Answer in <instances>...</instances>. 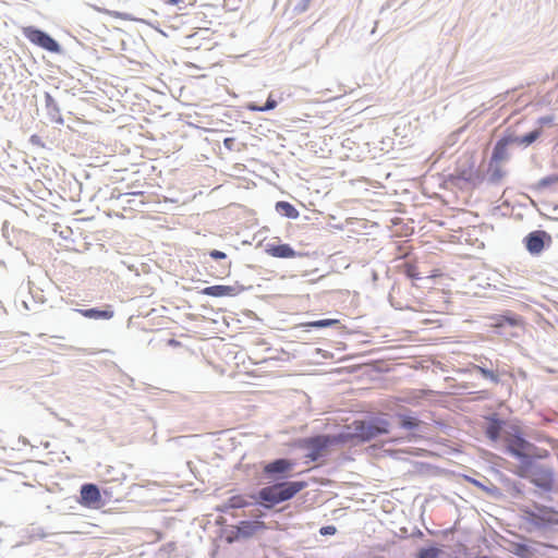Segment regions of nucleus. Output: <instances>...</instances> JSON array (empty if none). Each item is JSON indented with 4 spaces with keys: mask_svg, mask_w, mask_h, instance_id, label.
Masks as SVG:
<instances>
[{
    "mask_svg": "<svg viewBox=\"0 0 558 558\" xmlns=\"http://www.w3.org/2000/svg\"><path fill=\"white\" fill-rule=\"evenodd\" d=\"M23 35L33 45L48 52L58 54L63 52L62 46L51 35L38 27L26 26L23 28Z\"/></svg>",
    "mask_w": 558,
    "mask_h": 558,
    "instance_id": "obj_6",
    "label": "nucleus"
},
{
    "mask_svg": "<svg viewBox=\"0 0 558 558\" xmlns=\"http://www.w3.org/2000/svg\"><path fill=\"white\" fill-rule=\"evenodd\" d=\"M45 105L50 120L58 124H63L64 120L60 113L59 105L49 93H45Z\"/></svg>",
    "mask_w": 558,
    "mask_h": 558,
    "instance_id": "obj_17",
    "label": "nucleus"
},
{
    "mask_svg": "<svg viewBox=\"0 0 558 558\" xmlns=\"http://www.w3.org/2000/svg\"><path fill=\"white\" fill-rule=\"evenodd\" d=\"M554 122V117L553 116H544V117H541L537 119V123L543 126V125H549Z\"/></svg>",
    "mask_w": 558,
    "mask_h": 558,
    "instance_id": "obj_40",
    "label": "nucleus"
},
{
    "mask_svg": "<svg viewBox=\"0 0 558 558\" xmlns=\"http://www.w3.org/2000/svg\"><path fill=\"white\" fill-rule=\"evenodd\" d=\"M508 147L506 143L499 138L493 148L492 156H490V163H498L500 161L508 159Z\"/></svg>",
    "mask_w": 558,
    "mask_h": 558,
    "instance_id": "obj_20",
    "label": "nucleus"
},
{
    "mask_svg": "<svg viewBox=\"0 0 558 558\" xmlns=\"http://www.w3.org/2000/svg\"><path fill=\"white\" fill-rule=\"evenodd\" d=\"M208 255L213 259H225V258H227V254L223 253L222 251H219V250H211V251L208 252Z\"/></svg>",
    "mask_w": 558,
    "mask_h": 558,
    "instance_id": "obj_38",
    "label": "nucleus"
},
{
    "mask_svg": "<svg viewBox=\"0 0 558 558\" xmlns=\"http://www.w3.org/2000/svg\"><path fill=\"white\" fill-rule=\"evenodd\" d=\"M439 553L436 546L423 547L418 550L416 558H438Z\"/></svg>",
    "mask_w": 558,
    "mask_h": 558,
    "instance_id": "obj_30",
    "label": "nucleus"
},
{
    "mask_svg": "<svg viewBox=\"0 0 558 558\" xmlns=\"http://www.w3.org/2000/svg\"><path fill=\"white\" fill-rule=\"evenodd\" d=\"M500 138L506 143L507 146H510L512 144L520 145V136L515 135L513 132H510L509 130H507Z\"/></svg>",
    "mask_w": 558,
    "mask_h": 558,
    "instance_id": "obj_33",
    "label": "nucleus"
},
{
    "mask_svg": "<svg viewBox=\"0 0 558 558\" xmlns=\"http://www.w3.org/2000/svg\"><path fill=\"white\" fill-rule=\"evenodd\" d=\"M340 325V320L336 318H323L318 320H312L301 324V327L306 328H315V329H322V328H329Z\"/></svg>",
    "mask_w": 558,
    "mask_h": 558,
    "instance_id": "obj_24",
    "label": "nucleus"
},
{
    "mask_svg": "<svg viewBox=\"0 0 558 558\" xmlns=\"http://www.w3.org/2000/svg\"><path fill=\"white\" fill-rule=\"evenodd\" d=\"M345 436L340 430L337 434H319L312 437L299 439V447L306 449V458L312 462L318 461L330 447L336 445H345Z\"/></svg>",
    "mask_w": 558,
    "mask_h": 558,
    "instance_id": "obj_3",
    "label": "nucleus"
},
{
    "mask_svg": "<svg viewBox=\"0 0 558 558\" xmlns=\"http://www.w3.org/2000/svg\"><path fill=\"white\" fill-rule=\"evenodd\" d=\"M538 458H541L538 456ZM537 456L531 454V453H524L520 457L519 462L520 465L518 466L517 471L514 472L519 477L524 478L526 477L533 470L541 465V463L536 462Z\"/></svg>",
    "mask_w": 558,
    "mask_h": 558,
    "instance_id": "obj_14",
    "label": "nucleus"
},
{
    "mask_svg": "<svg viewBox=\"0 0 558 558\" xmlns=\"http://www.w3.org/2000/svg\"><path fill=\"white\" fill-rule=\"evenodd\" d=\"M25 533L31 541L44 539L49 535L44 531L41 526L36 525H31L29 527H27Z\"/></svg>",
    "mask_w": 558,
    "mask_h": 558,
    "instance_id": "obj_29",
    "label": "nucleus"
},
{
    "mask_svg": "<svg viewBox=\"0 0 558 558\" xmlns=\"http://www.w3.org/2000/svg\"><path fill=\"white\" fill-rule=\"evenodd\" d=\"M296 463L292 459L277 458L266 462L263 475L270 485L260 488L251 497L255 504L270 510L277 505L289 501L307 487L306 481H288Z\"/></svg>",
    "mask_w": 558,
    "mask_h": 558,
    "instance_id": "obj_1",
    "label": "nucleus"
},
{
    "mask_svg": "<svg viewBox=\"0 0 558 558\" xmlns=\"http://www.w3.org/2000/svg\"><path fill=\"white\" fill-rule=\"evenodd\" d=\"M542 134V129H535L524 135L520 136V145L527 147L532 145Z\"/></svg>",
    "mask_w": 558,
    "mask_h": 558,
    "instance_id": "obj_28",
    "label": "nucleus"
},
{
    "mask_svg": "<svg viewBox=\"0 0 558 558\" xmlns=\"http://www.w3.org/2000/svg\"><path fill=\"white\" fill-rule=\"evenodd\" d=\"M29 143H31L32 145L39 146V147H41V148H44V147H45V144H44V142L41 141V137H40L39 135H37V134H33V135H31V137H29Z\"/></svg>",
    "mask_w": 558,
    "mask_h": 558,
    "instance_id": "obj_39",
    "label": "nucleus"
},
{
    "mask_svg": "<svg viewBox=\"0 0 558 558\" xmlns=\"http://www.w3.org/2000/svg\"><path fill=\"white\" fill-rule=\"evenodd\" d=\"M465 480L469 483L476 486L477 488L485 492L493 499L500 500L504 497V493L501 492V489L499 487H497L496 485H494L493 483H490L489 480H487V478H485V482H481L476 478L465 476Z\"/></svg>",
    "mask_w": 558,
    "mask_h": 558,
    "instance_id": "obj_15",
    "label": "nucleus"
},
{
    "mask_svg": "<svg viewBox=\"0 0 558 558\" xmlns=\"http://www.w3.org/2000/svg\"><path fill=\"white\" fill-rule=\"evenodd\" d=\"M264 527V522L262 521H240L236 525V537L248 538L252 537L259 529Z\"/></svg>",
    "mask_w": 558,
    "mask_h": 558,
    "instance_id": "obj_16",
    "label": "nucleus"
},
{
    "mask_svg": "<svg viewBox=\"0 0 558 558\" xmlns=\"http://www.w3.org/2000/svg\"><path fill=\"white\" fill-rule=\"evenodd\" d=\"M497 480L504 485L505 489L511 495L513 498H521L523 496V484L510 478L502 472L496 470L495 471Z\"/></svg>",
    "mask_w": 558,
    "mask_h": 558,
    "instance_id": "obj_13",
    "label": "nucleus"
},
{
    "mask_svg": "<svg viewBox=\"0 0 558 558\" xmlns=\"http://www.w3.org/2000/svg\"><path fill=\"white\" fill-rule=\"evenodd\" d=\"M395 416L398 418L399 426L407 430H416L422 424L421 420L411 414L398 412Z\"/></svg>",
    "mask_w": 558,
    "mask_h": 558,
    "instance_id": "obj_19",
    "label": "nucleus"
},
{
    "mask_svg": "<svg viewBox=\"0 0 558 558\" xmlns=\"http://www.w3.org/2000/svg\"><path fill=\"white\" fill-rule=\"evenodd\" d=\"M251 504L247 502L242 496L236 495L230 497L221 508V511L226 512L229 509H242L248 507Z\"/></svg>",
    "mask_w": 558,
    "mask_h": 558,
    "instance_id": "obj_26",
    "label": "nucleus"
},
{
    "mask_svg": "<svg viewBox=\"0 0 558 558\" xmlns=\"http://www.w3.org/2000/svg\"><path fill=\"white\" fill-rule=\"evenodd\" d=\"M524 445H529V442L522 436L519 435V442L518 444H509L507 446V452L510 456H512L513 458H515L517 460H519L521 456L526 453L523 449Z\"/></svg>",
    "mask_w": 558,
    "mask_h": 558,
    "instance_id": "obj_27",
    "label": "nucleus"
},
{
    "mask_svg": "<svg viewBox=\"0 0 558 558\" xmlns=\"http://www.w3.org/2000/svg\"><path fill=\"white\" fill-rule=\"evenodd\" d=\"M278 102L277 100H275L271 96H269L265 104L263 106H260V109L263 110V112H266V111H270L272 109H275L277 107Z\"/></svg>",
    "mask_w": 558,
    "mask_h": 558,
    "instance_id": "obj_36",
    "label": "nucleus"
},
{
    "mask_svg": "<svg viewBox=\"0 0 558 558\" xmlns=\"http://www.w3.org/2000/svg\"><path fill=\"white\" fill-rule=\"evenodd\" d=\"M506 425V422L499 417L497 413H493L486 417V425L484 428L485 436L496 441L500 438L501 432Z\"/></svg>",
    "mask_w": 558,
    "mask_h": 558,
    "instance_id": "obj_12",
    "label": "nucleus"
},
{
    "mask_svg": "<svg viewBox=\"0 0 558 558\" xmlns=\"http://www.w3.org/2000/svg\"><path fill=\"white\" fill-rule=\"evenodd\" d=\"M78 312L86 318L90 319H110L113 317L114 312L111 306H106V308L90 307L78 310Z\"/></svg>",
    "mask_w": 558,
    "mask_h": 558,
    "instance_id": "obj_18",
    "label": "nucleus"
},
{
    "mask_svg": "<svg viewBox=\"0 0 558 558\" xmlns=\"http://www.w3.org/2000/svg\"><path fill=\"white\" fill-rule=\"evenodd\" d=\"M533 506L535 510L529 508L523 510L527 523L532 524L536 529H547L558 524V520L551 515L557 513L555 508L537 502H534Z\"/></svg>",
    "mask_w": 558,
    "mask_h": 558,
    "instance_id": "obj_5",
    "label": "nucleus"
},
{
    "mask_svg": "<svg viewBox=\"0 0 558 558\" xmlns=\"http://www.w3.org/2000/svg\"><path fill=\"white\" fill-rule=\"evenodd\" d=\"M521 317L511 312H507L501 315H497L493 317L492 326L496 329V332L499 335H511L513 333L508 331V328H514L521 326Z\"/></svg>",
    "mask_w": 558,
    "mask_h": 558,
    "instance_id": "obj_8",
    "label": "nucleus"
},
{
    "mask_svg": "<svg viewBox=\"0 0 558 558\" xmlns=\"http://www.w3.org/2000/svg\"><path fill=\"white\" fill-rule=\"evenodd\" d=\"M506 172L498 166V163H488V182L496 185L505 177Z\"/></svg>",
    "mask_w": 558,
    "mask_h": 558,
    "instance_id": "obj_25",
    "label": "nucleus"
},
{
    "mask_svg": "<svg viewBox=\"0 0 558 558\" xmlns=\"http://www.w3.org/2000/svg\"><path fill=\"white\" fill-rule=\"evenodd\" d=\"M233 143V138L228 137L223 141L226 147L231 148V144Z\"/></svg>",
    "mask_w": 558,
    "mask_h": 558,
    "instance_id": "obj_45",
    "label": "nucleus"
},
{
    "mask_svg": "<svg viewBox=\"0 0 558 558\" xmlns=\"http://www.w3.org/2000/svg\"><path fill=\"white\" fill-rule=\"evenodd\" d=\"M523 243L531 255H538L551 244V236L544 230H535L524 236Z\"/></svg>",
    "mask_w": 558,
    "mask_h": 558,
    "instance_id": "obj_7",
    "label": "nucleus"
},
{
    "mask_svg": "<svg viewBox=\"0 0 558 558\" xmlns=\"http://www.w3.org/2000/svg\"><path fill=\"white\" fill-rule=\"evenodd\" d=\"M101 499L99 487L93 483H85L80 489V504L87 508H96Z\"/></svg>",
    "mask_w": 558,
    "mask_h": 558,
    "instance_id": "obj_9",
    "label": "nucleus"
},
{
    "mask_svg": "<svg viewBox=\"0 0 558 558\" xmlns=\"http://www.w3.org/2000/svg\"><path fill=\"white\" fill-rule=\"evenodd\" d=\"M473 161L470 162L466 167L460 166L456 169V172L453 174H450V181L454 185H459V181H463L465 183L469 182L471 172H472Z\"/></svg>",
    "mask_w": 558,
    "mask_h": 558,
    "instance_id": "obj_22",
    "label": "nucleus"
},
{
    "mask_svg": "<svg viewBox=\"0 0 558 558\" xmlns=\"http://www.w3.org/2000/svg\"><path fill=\"white\" fill-rule=\"evenodd\" d=\"M116 15H118V16H120V17H122V19H124V20H129V21H137V19L132 17V16H131L130 14H128V13H118V12H117V13H116Z\"/></svg>",
    "mask_w": 558,
    "mask_h": 558,
    "instance_id": "obj_44",
    "label": "nucleus"
},
{
    "mask_svg": "<svg viewBox=\"0 0 558 558\" xmlns=\"http://www.w3.org/2000/svg\"><path fill=\"white\" fill-rule=\"evenodd\" d=\"M525 549H526V545H524V544H518L517 549H515V554H517L518 556H520V557H525V555H524V553H523V550H525Z\"/></svg>",
    "mask_w": 558,
    "mask_h": 558,
    "instance_id": "obj_41",
    "label": "nucleus"
},
{
    "mask_svg": "<svg viewBox=\"0 0 558 558\" xmlns=\"http://www.w3.org/2000/svg\"><path fill=\"white\" fill-rule=\"evenodd\" d=\"M245 287L235 283L233 286L215 284L204 288L201 293L214 298L235 296L243 292Z\"/></svg>",
    "mask_w": 558,
    "mask_h": 558,
    "instance_id": "obj_10",
    "label": "nucleus"
},
{
    "mask_svg": "<svg viewBox=\"0 0 558 558\" xmlns=\"http://www.w3.org/2000/svg\"><path fill=\"white\" fill-rule=\"evenodd\" d=\"M483 181H484L483 173L478 169H475L473 166L471 177H470L468 184L475 187V186H478Z\"/></svg>",
    "mask_w": 558,
    "mask_h": 558,
    "instance_id": "obj_32",
    "label": "nucleus"
},
{
    "mask_svg": "<svg viewBox=\"0 0 558 558\" xmlns=\"http://www.w3.org/2000/svg\"><path fill=\"white\" fill-rule=\"evenodd\" d=\"M336 532H337V529L333 525H325V526H322L319 530V534L323 536L333 535V534H336Z\"/></svg>",
    "mask_w": 558,
    "mask_h": 558,
    "instance_id": "obj_37",
    "label": "nucleus"
},
{
    "mask_svg": "<svg viewBox=\"0 0 558 558\" xmlns=\"http://www.w3.org/2000/svg\"><path fill=\"white\" fill-rule=\"evenodd\" d=\"M293 1H294L293 12L296 14H301L308 10L310 3L312 0H293Z\"/></svg>",
    "mask_w": 558,
    "mask_h": 558,
    "instance_id": "obj_35",
    "label": "nucleus"
},
{
    "mask_svg": "<svg viewBox=\"0 0 558 558\" xmlns=\"http://www.w3.org/2000/svg\"><path fill=\"white\" fill-rule=\"evenodd\" d=\"M557 181H558V175L557 174H551V175L544 177V178H542L537 182L536 189L538 191H544L545 189H547L551 184L556 183Z\"/></svg>",
    "mask_w": 558,
    "mask_h": 558,
    "instance_id": "obj_31",
    "label": "nucleus"
},
{
    "mask_svg": "<svg viewBox=\"0 0 558 558\" xmlns=\"http://www.w3.org/2000/svg\"><path fill=\"white\" fill-rule=\"evenodd\" d=\"M276 211L279 213L281 216L289 218V219H296L300 216L299 210L289 202L286 201H279L275 205Z\"/></svg>",
    "mask_w": 558,
    "mask_h": 558,
    "instance_id": "obj_21",
    "label": "nucleus"
},
{
    "mask_svg": "<svg viewBox=\"0 0 558 558\" xmlns=\"http://www.w3.org/2000/svg\"><path fill=\"white\" fill-rule=\"evenodd\" d=\"M344 444H364L390 432V423L384 416H369L355 420L341 429Z\"/></svg>",
    "mask_w": 558,
    "mask_h": 558,
    "instance_id": "obj_2",
    "label": "nucleus"
},
{
    "mask_svg": "<svg viewBox=\"0 0 558 558\" xmlns=\"http://www.w3.org/2000/svg\"><path fill=\"white\" fill-rule=\"evenodd\" d=\"M247 109L251 111H255V112H263V110L260 109V106H258L256 104H250L247 106Z\"/></svg>",
    "mask_w": 558,
    "mask_h": 558,
    "instance_id": "obj_43",
    "label": "nucleus"
},
{
    "mask_svg": "<svg viewBox=\"0 0 558 558\" xmlns=\"http://www.w3.org/2000/svg\"><path fill=\"white\" fill-rule=\"evenodd\" d=\"M228 542H229V543H232V542H233V538L229 537V538H228Z\"/></svg>",
    "mask_w": 558,
    "mask_h": 558,
    "instance_id": "obj_49",
    "label": "nucleus"
},
{
    "mask_svg": "<svg viewBox=\"0 0 558 558\" xmlns=\"http://www.w3.org/2000/svg\"><path fill=\"white\" fill-rule=\"evenodd\" d=\"M474 371L481 374V376L487 380H489L492 384H499L500 377L497 373H495L493 369L488 368L484 362H481L480 364L474 365Z\"/></svg>",
    "mask_w": 558,
    "mask_h": 558,
    "instance_id": "obj_23",
    "label": "nucleus"
},
{
    "mask_svg": "<svg viewBox=\"0 0 558 558\" xmlns=\"http://www.w3.org/2000/svg\"><path fill=\"white\" fill-rule=\"evenodd\" d=\"M404 274L408 278H410L412 280L421 279L417 268L414 264H410V263L405 264L404 265Z\"/></svg>",
    "mask_w": 558,
    "mask_h": 558,
    "instance_id": "obj_34",
    "label": "nucleus"
},
{
    "mask_svg": "<svg viewBox=\"0 0 558 558\" xmlns=\"http://www.w3.org/2000/svg\"><path fill=\"white\" fill-rule=\"evenodd\" d=\"M475 558H493V557L487 556V555H483V556H477V557H475Z\"/></svg>",
    "mask_w": 558,
    "mask_h": 558,
    "instance_id": "obj_48",
    "label": "nucleus"
},
{
    "mask_svg": "<svg viewBox=\"0 0 558 558\" xmlns=\"http://www.w3.org/2000/svg\"><path fill=\"white\" fill-rule=\"evenodd\" d=\"M181 0H168L170 4H178Z\"/></svg>",
    "mask_w": 558,
    "mask_h": 558,
    "instance_id": "obj_47",
    "label": "nucleus"
},
{
    "mask_svg": "<svg viewBox=\"0 0 558 558\" xmlns=\"http://www.w3.org/2000/svg\"><path fill=\"white\" fill-rule=\"evenodd\" d=\"M93 8H94L96 11H98V12H106V13H109V11H107V10H101L100 8H98V7H96V5H94Z\"/></svg>",
    "mask_w": 558,
    "mask_h": 558,
    "instance_id": "obj_46",
    "label": "nucleus"
},
{
    "mask_svg": "<svg viewBox=\"0 0 558 558\" xmlns=\"http://www.w3.org/2000/svg\"><path fill=\"white\" fill-rule=\"evenodd\" d=\"M167 344L169 347H172V348H178L181 345V342L174 338H170L168 341H167Z\"/></svg>",
    "mask_w": 558,
    "mask_h": 558,
    "instance_id": "obj_42",
    "label": "nucleus"
},
{
    "mask_svg": "<svg viewBox=\"0 0 558 558\" xmlns=\"http://www.w3.org/2000/svg\"><path fill=\"white\" fill-rule=\"evenodd\" d=\"M524 478L535 486L534 489L529 492L532 496L544 501H551L550 494L555 490L556 486L553 466L541 464Z\"/></svg>",
    "mask_w": 558,
    "mask_h": 558,
    "instance_id": "obj_4",
    "label": "nucleus"
},
{
    "mask_svg": "<svg viewBox=\"0 0 558 558\" xmlns=\"http://www.w3.org/2000/svg\"><path fill=\"white\" fill-rule=\"evenodd\" d=\"M265 252L272 257L284 259L302 256V254L296 252L290 244L280 242L267 243Z\"/></svg>",
    "mask_w": 558,
    "mask_h": 558,
    "instance_id": "obj_11",
    "label": "nucleus"
}]
</instances>
